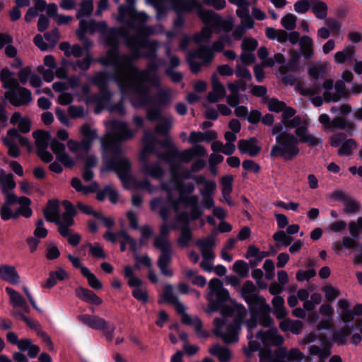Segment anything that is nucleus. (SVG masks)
<instances>
[{
	"mask_svg": "<svg viewBox=\"0 0 362 362\" xmlns=\"http://www.w3.org/2000/svg\"><path fill=\"white\" fill-rule=\"evenodd\" d=\"M113 78L122 91L131 90L141 96L140 98L132 101V105L135 107H143L152 102L148 88L144 84V82H148L155 87H158L160 84V78L157 74H153L146 68L140 70L134 65L132 60L125 74L121 71L117 72Z\"/></svg>",
	"mask_w": 362,
	"mask_h": 362,
	"instance_id": "obj_1",
	"label": "nucleus"
},
{
	"mask_svg": "<svg viewBox=\"0 0 362 362\" xmlns=\"http://www.w3.org/2000/svg\"><path fill=\"white\" fill-rule=\"evenodd\" d=\"M240 295L248 306L250 317L246 322L249 330L258 323L264 327H271L274 321L270 316L272 308L264 297L257 293V288L250 280L246 281L240 288Z\"/></svg>",
	"mask_w": 362,
	"mask_h": 362,
	"instance_id": "obj_2",
	"label": "nucleus"
},
{
	"mask_svg": "<svg viewBox=\"0 0 362 362\" xmlns=\"http://www.w3.org/2000/svg\"><path fill=\"white\" fill-rule=\"evenodd\" d=\"M169 233V226L167 222H164L160 227V235L154 238L153 246L155 248L160 250V254L157 260V265L160 271V274L170 278L173 276V271L169 268L173 255L172 244L168 239Z\"/></svg>",
	"mask_w": 362,
	"mask_h": 362,
	"instance_id": "obj_3",
	"label": "nucleus"
},
{
	"mask_svg": "<svg viewBox=\"0 0 362 362\" xmlns=\"http://www.w3.org/2000/svg\"><path fill=\"white\" fill-rule=\"evenodd\" d=\"M298 144L299 141L296 134L284 132L276 136V144L272 146L270 157L291 161L300 153Z\"/></svg>",
	"mask_w": 362,
	"mask_h": 362,
	"instance_id": "obj_4",
	"label": "nucleus"
},
{
	"mask_svg": "<svg viewBox=\"0 0 362 362\" xmlns=\"http://www.w3.org/2000/svg\"><path fill=\"white\" fill-rule=\"evenodd\" d=\"M111 127L114 132L102 139V146L103 148H114L118 153L122 148L121 142L132 139L135 133L126 122L113 121Z\"/></svg>",
	"mask_w": 362,
	"mask_h": 362,
	"instance_id": "obj_5",
	"label": "nucleus"
},
{
	"mask_svg": "<svg viewBox=\"0 0 362 362\" xmlns=\"http://www.w3.org/2000/svg\"><path fill=\"white\" fill-rule=\"evenodd\" d=\"M176 189L180 196V199L183 201L185 207H190V217L192 220H197L202 214L203 211L199 206V198L197 195H191L195 189L194 185L192 182L184 183L182 181L176 182Z\"/></svg>",
	"mask_w": 362,
	"mask_h": 362,
	"instance_id": "obj_6",
	"label": "nucleus"
},
{
	"mask_svg": "<svg viewBox=\"0 0 362 362\" xmlns=\"http://www.w3.org/2000/svg\"><path fill=\"white\" fill-rule=\"evenodd\" d=\"M104 150L109 153L107 160V170L115 171L122 182L128 179L131 172V163L129 159L122 157V148L118 153L114 148Z\"/></svg>",
	"mask_w": 362,
	"mask_h": 362,
	"instance_id": "obj_7",
	"label": "nucleus"
},
{
	"mask_svg": "<svg viewBox=\"0 0 362 362\" xmlns=\"http://www.w3.org/2000/svg\"><path fill=\"white\" fill-rule=\"evenodd\" d=\"M214 334L221 338L226 344L238 342L241 327L232 322L227 323L224 318L216 317L214 320Z\"/></svg>",
	"mask_w": 362,
	"mask_h": 362,
	"instance_id": "obj_8",
	"label": "nucleus"
},
{
	"mask_svg": "<svg viewBox=\"0 0 362 362\" xmlns=\"http://www.w3.org/2000/svg\"><path fill=\"white\" fill-rule=\"evenodd\" d=\"M78 320L93 329L102 331L107 341L113 340L116 329L114 323H110L98 315L88 314L79 315Z\"/></svg>",
	"mask_w": 362,
	"mask_h": 362,
	"instance_id": "obj_9",
	"label": "nucleus"
},
{
	"mask_svg": "<svg viewBox=\"0 0 362 362\" xmlns=\"http://www.w3.org/2000/svg\"><path fill=\"white\" fill-rule=\"evenodd\" d=\"M133 57L129 54H122L119 53L118 47H112L107 51L106 55L98 57L96 61L103 66H112L117 69V72H122L124 74L131 64Z\"/></svg>",
	"mask_w": 362,
	"mask_h": 362,
	"instance_id": "obj_10",
	"label": "nucleus"
},
{
	"mask_svg": "<svg viewBox=\"0 0 362 362\" xmlns=\"http://www.w3.org/2000/svg\"><path fill=\"white\" fill-rule=\"evenodd\" d=\"M320 340V344H311L308 348V354L310 356H320L322 355H331V345L325 336L317 335L313 332H310L301 339L298 344L301 346L315 343Z\"/></svg>",
	"mask_w": 362,
	"mask_h": 362,
	"instance_id": "obj_11",
	"label": "nucleus"
},
{
	"mask_svg": "<svg viewBox=\"0 0 362 362\" xmlns=\"http://www.w3.org/2000/svg\"><path fill=\"white\" fill-rule=\"evenodd\" d=\"M214 58L213 50L208 46L201 45L196 50L190 51L187 57V62L192 74H198L202 65L209 64Z\"/></svg>",
	"mask_w": 362,
	"mask_h": 362,
	"instance_id": "obj_12",
	"label": "nucleus"
},
{
	"mask_svg": "<svg viewBox=\"0 0 362 362\" xmlns=\"http://www.w3.org/2000/svg\"><path fill=\"white\" fill-rule=\"evenodd\" d=\"M138 30L139 34L131 35L125 42L127 47L132 51V54L129 55L133 57L132 61L141 58L140 49L144 48L148 40L146 37H142L141 35H144L147 37L154 33V30L151 26H142Z\"/></svg>",
	"mask_w": 362,
	"mask_h": 362,
	"instance_id": "obj_13",
	"label": "nucleus"
},
{
	"mask_svg": "<svg viewBox=\"0 0 362 362\" xmlns=\"http://www.w3.org/2000/svg\"><path fill=\"white\" fill-rule=\"evenodd\" d=\"M124 276L128 279V286L130 288H134L132 292V296L143 304L146 303L148 301L147 289L143 287V281L134 275V270L131 266H124Z\"/></svg>",
	"mask_w": 362,
	"mask_h": 362,
	"instance_id": "obj_14",
	"label": "nucleus"
},
{
	"mask_svg": "<svg viewBox=\"0 0 362 362\" xmlns=\"http://www.w3.org/2000/svg\"><path fill=\"white\" fill-rule=\"evenodd\" d=\"M115 3L119 4V0H114ZM136 0H126L127 4H121L118 7L119 16L121 18L128 17L131 21L128 25L134 28V23L138 22L144 24L148 19V16L144 12H137L134 8Z\"/></svg>",
	"mask_w": 362,
	"mask_h": 362,
	"instance_id": "obj_15",
	"label": "nucleus"
},
{
	"mask_svg": "<svg viewBox=\"0 0 362 362\" xmlns=\"http://www.w3.org/2000/svg\"><path fill=\"white\" fill-rule=\"evenodd\" d=\"M63 206L65 211L59 217L55 224L58 226V231L62 237H66L69 235V228L74 223V217L76 215V211L74 205L69 201H64Z\"/></svg>",
	"mask_w": 362,
	"mask_h": 362,
	"instance_id": "obj_16",
	"label": "nucleus"
},
{
	"mask_svg": "<svg viewBox=\"0 0 362 362\" xmlns=\"http://www.w3.org/2000/svg\"><path fill=\"white\" fill-rule=\"evenodd\" d=\"M6 97L14 107L26 106L33 100L31 90L20 85L11 90H8Z\"/></svg>",
	"mask_w": 362,
	"mask_h": 362,
	"instance_id": "obj_17",
	"label": "nucleus"
},
{
	"mask_svg": "<svg viewBox=\"0 0 362 362\" xmlns=\"http://www.w3.org/2000/svg\"><path fill=\"white\" fill-rule=\"evenodd\" d=\"M221 313L223 317H233V322L242 327L246 323L247 310L241 303L234 302L232 305H226L221 308Z\"/></svg>",
	"mask_w": 362,
	"mask_h": 362,
	"instance_id": "obj_18",
	"label": "nucleus"
},
{
	"mask_svg": "<svg viewBox=\"0 0 362 362\" xmlns=\"http://www.w3.org/2000/svg\"><path fill=\"white\" fill-rule=\"evenodd\" d=\"M164 300L175 305L176 312L182 315V322L185 325L190 324L193 317L185 312V306L178 300V298L173 293V288L170 284L165 285L163 288Z\"/></svg>",
	"mask_w": 362,
	"mask_h": 362,
	"instance_id": "obj_19",
	"label": "nucleus"
},
{
	"mask_svg": "<svg viewBox=\"0 0 362 362\" xmlns=\"http://www.w3.org/2000/svg\"><path fill=\"white\" fill-rule=\"evenodd\" d=\"M109 79L108 74L103 71L95 73L91 78L93 84L98 88L100 93V95L97 99L98 103H107L111 100L112 94L108 90Z\"/></svg>",
	"mask_w": 362,
	"mask_h": 362,
	"instance_id": "obj_20",
	"label": "nucleus"
},
{
	"mask_svg": "<svg viewBox=\"0 0 362 362\" xmlns=\"http://www.w3.org/2000/svg\"><path fill=\"white\" fill-rule=\"evenodd\" d=\"M257 143L258 140L255 137L240 139L238 142V148L241 154H248L250 156L255 157L262 149V147L257 144Z\"/></svg>",
	"mask_w": 362,
	"mask_h": 362,
	"instance_id": "obj_21",
	"label": "nucleus"
},
{
	"mask_svg": "<svg viewBox=\"0 0 362 362\" xmlns=\"http://www.w3.org/2000/svg\"><path fill=\"white\" fill-rule=\"evenodd\" d=\"M256 337L267 346H281L284 341V337L277 334L276 329L268 331H259L256 334Z\"/></svg>",
	"mask_w": 362,
	"mask_h": 362,
	"instance_id": "obj_22",
	"label": "nucleus"
},
{
	"mask_svg": "<svg viewBox=\"0 0 362 362\" xmlns=\"http://www.w3.org/2000/svg\"><path fill=\"white\" fill-rule=\"evenodd\" d=\"M212 90L208 93L207 100L209 103H215L226 96V89L220 82L216 74L211 76Z\"/></svg>",
	"mask_w": 362,
	"mask_h": 362,
	"instance_id": "obj_23",
	"label": "nucleus"
},
{
	"mask_svg": "<svg viewBox=\"0 0 362 362\" xmlns=\"http://www.w3.org/2000/svg\"><path fill=\"white\" fill-rule=\"evenodd\" d=\"M278 351L281 355H284V360L287 362H301L303 359L310 361V358L305 356L304 354L297 348H292L287 351L286 347H279L273 351V356L276 357Z\"/></svg>",
	"mask_w": 362,
	"mask_h": 362,
	"instance_id": "obj_24",
	"label": "nucleus"
},
{
	"mask_svg": "<svg viewBox=\"0 0 362 362\" xmlns=\"http://www.w3.org/2000/svg\"><path fill=\"white\" fill-rule=\"evenodd\" d=\"M176 13H187L197 10L202 4L199 0H167Z\"/></svg>",
	"mask_w": 362,
	"mask_h": 362,
	"instance_id": "obj_25",
	"label": "nucleus"
},
{
	"mask_svg": "<svg viewBox=\"0 0 362 362\" xmlns=\"http://www.w3.org/2000/svg\"><path fill=\"white\" fill-rule=\"evenodd\" d=\"M103 238L112 243H115L117 242V238H122L128 241V244L129 245L130 250L136 253L137 252V241L136 239L132 238L128 233L125 230H121L117 233H112L110 230H107L104 235Z\"/></svg>",
	"mask_w": 362,
	"mask_h": 362,
	"instance_id": "obj_26",
	"label": "nucleus"
},
{
	"mask_svg": "<svg viewBox=\"0 0 362 362\" xmlns=\"http://www.w3.org/2000/svg\"><path fill=\"white\" fill-rule=\"evenodd\" d=\"M335 93L331 91L325 90L323 93L324 100L326 103L338 102L343 98H346L349 95L346 90V86L342 80H338L334 84Z\"/></svg>",
	"mask_w": 362,
	"mask_h": 362,
	"instance_id": "obj_27",
	"label": "nucleus"
},
{
	"mask_svg": "<svg viewBox=\"0 0 362 362\" xmlns=\"http://www.w3.org/2000/svg\"><path fill=\"white\" fill-rule=\"evenodd\" d=\"M295 134L300 143L306 144L310 147H315L322 144V139L308 133L306 126H301L295 130Z\"/></svg>",
	"mask_w": 362,
	"mask_h": 362,
	"instance_id": "obj_28",
	"label": "nucleus"
},
{
	"mask_svg": "<svg viewBox=\"0 0 362 362\" xmlns=\"http://www.w3.org/2000/svg\"><path fill=\"white\" fill-rule=\"evenodd\" d=\"M0 279L13 285L18 284L21 281L17 270L13 266L9 264L0 265Z\"/></svg>",
	"mask_w": 362,
	"mask_h": 362,
	"instance_id": "obj_29",
	"label": "nucleus"
},
{
	"mask_svg": "<svg viewBox=\"0 0 362 362\" xmlns=\"http://www.w3.org/2000/svg\"><path fill=\"white\" fill-rule=\"evenodd\" d=\"M214 296L216 298H213V296H208L207 299L209 301V307L211 312L221 310V308L223 306V304L226 303L229 298V292L226 288H223L218 291Z\"/></svg>",
	"mask_w": 362,
	"mask_h": 362,
	"instance_id": "obj_30",
	"label": "nucleus"
},
{
	"mask_svg": "<svg viewBox=\"0 0 362 362\" xmlns=\"http://www.w3.org/2000/svg\"><path fill=\"white\" fill-rule=\"evenodd\" d=\"M197 246L199 247L204 259L213 260L215 258V254L213 247L215 246V242L212 237H207L204 239L198 240Z\"/></svg>",
	"mask_w": 362,
	"mask_h": 362,
	"instance_id": "obj_31",
	"label": "nucleus"
},
{
	"mask_svg": "<svg viewBox=\"0 0 362 362\" xmlns=\"http://www.w3.org/2000/svg\"><path fill=\"white\" fill-rule=\"evenodd\" d=\"M76 296L86 303L99 305L102 304V299L98 296L93 291L83 288L78 287L75 290Z\"/></svg>",
	"mask_w": 362,
	"mask_h": 362,
	"instance_id": "obj_32",
	"label": "nucleus"
},
{
	"mask_svg": "<svg viewBox=\"0 0 362 362\" xmlns=\"http://www.w3.org/2000/svg\"><path fill=\"white\" fill-rule=\"evenodd\" d=\"M69 278L67 272L62 267H59L54 272L49 273L48 278L43 282H41V286L43 288L50 289L57 284V280L63 281Z\"/></svg>",
	"mask_w": 362,
	"mask_h": 362,
	"instance_id": "obj_33",
	"label": "nucleus"
},
{
	"mask_svg": "<svg viewBox=\"0 0 362 362\" xmlns=\"http://www.w3.org/2000/svg\"><path fill=\"white\" fill-rule=\"evenodd\" d=\"M45 220L54 223L59 217V202L57 199H50L47 202L46 208L43 210Z\"/></svg>",
	"mask_w": 362,
	"mask_h": 362,
	"instance_id": "obj_34",
	"label": "nucleus"
},
{
	"mask_svg": "<svg viewBox=\"0 0 362 362\" xmlns=\"http://www.w3.org/2000/svg\"><path fill=\"white\" fill-rule=\"evenodd\" d=\"M269 252L260 251L255 245H249L245 257L247 259L253 257L254 259L250 260V264L252 267H257L264 257L269 256Z\"/></svg>",
	"mask_w": 362,
	"mask_h": 362,
	"instance_id": "obj_35",
	"label": "nucleus"
},
{
	"mask_svg": "<svg viewBox=\"0 0 362 362\" xmlns=\"http://www.w3.org/2000/svg\"><path fill=\"white\" fill-rule=\"evenodd\" d=\"M14 73L7 67L2 69L0 71V81L4 89L11 90L19 85L18 81L13 77Z\"/></svg>",
	"mask_w": 362,
	"mask_h": 362,
	"instance_id": "obj_36",
	"label": "nucleus"
},
{
	"mask_svg": "<svg viewBox=\"0 0 362 362\" xmlns=\"http://www.w3.org/2000/svg\"><path fill=\"white\" fill-rule=\"evenodd\" d=\"M197 13L204 24L206 25H211L214 28L215 27L220 16L212 10L204 9L202 4L197 10Z\"/></svg>",
	"mask_w": 362,
	"mask_h": 362,
	"instance_id": "obj_37",
	"label": "nucleus"
},
{
	"mask_svg": "<svg viewBox=\"0 0 362 362\" xmlns=\"http://www.w3.org/2000/svg\"><path fill=\"white\" fill-rule=\"evenodd\" d=\"M279 328L282 332L291 331L294 334H300L303 332V322L287 318L280 322Z\"/></svg>",
	"mask_w": 362,
	"mask_h": 362,
	"instance_id": "obj_38",
	"label": "nucleus"
},
{
	"mask_svg": "<svg viewBox=\"0 0 362 362\" xmlns=\"http://www.w3.org/2000/svg\"><path fill=\"white\" fill-rule=\"evenodd\" d=\"M156 156L158 159L165 160L171 165V173L175 174L174 163L179 160V151L175 146H172L171 149L165 152H157Z\"/></svg>",
	"mask_w": 362,
	"mask_h": 362,
	"instance_id": "obj_39",
	"label": "nucleus"
},
{
	"mask_svg": "<svg viewBox=\"0 0 362 362\" xmlns=\"http://www.w3.org/2000/svg\"><path fill=\"white\" fill-rule=\"evenodd\" d=\"M98 25L105 28H107V23L105 21L98 23L94 20H90L89 21L81 20L79 22V28L76 31L78 37L82 38L83 35H86V33L88 30L93 31L97 28Z\"/></svg>",
	"mask_w": 362,
	"mask_h": 362,
	"instance_id": "obj_40",
	"label": "nucleus"
},
{
	"mask_svg": "<svg viewBox=\"0 0 362 362\" xmlns=\"http://www.w3.org/2000/svg\"><path fill=\"white\" fill-rule=\"evenodd\" d=\"M35 139V146L39 149H47L50 141V133L45 130H36L33 132Z\"/></svg>",
	"mask_w": 362,
	"mask_h": 362,
	"instance_id": "obj_41",
	"label": "nucleus"
},
{
	"mask_svg": "<svg viewBox=\"0 0 362 362\" xmlns=\"http://www.w3.org/2000/svg\"><path fill=\"white\" fill-rule=\"evenodd\" d=\"M354 329V325H346L343 328H340L332 334V340L337 345L346 344L347 337L351 334Z\"/></svg>",
	"mask_w": 362,
	"mask_h": 362,
	"instance_id": "obj_42",
	"label": "nucleus"
},
{
	"mask_svg": "<svg viewBox=\"0 0 362 362\" xmlns=\"http://www.w3.org/2000/svg\"><path fill=\"white\" fill-rule=\"evenodd\" d=\"M310 9L318 19L324 20L327 16L328 6L325 1L311 0Z\"/></svg>",
	"mask_w": 362,
	"mask_h": 362,
	"instance_id": "obj_43",
	"label": "nucleus"
},
{
	"mask_svg": "<svg viewBox=\"0 0 362 362\" xmlns=\"http://www.w3.org/2000/svg\"><path fill=\"white\" fill-rule=\"evenodd\" d=\"M259 362H287L284 360V355L279 351L276 353V357L273 356V351L269 348L263 347L259 351Z\"/></svg>",
	"mask_w": 362,
	"mask_h": 362,
	"instance_id": "obj_44",
	"label": "nucleus"
},
{
	"mask_svg": "<svg viewBox=\"0 0 362 362\" xmlns=\"http://www.w3.org/2000/svg\"><path fill=\"white\" fill-rule=\"evenodd\" d=\"M210 354L216 356L220 362H228L231 358V353L228 348L215 344L209 349Z\"/></svg>",
	"mask_w": 362,
	"mask_h": 362,
	"instance_id": "obj_45",
	"label": "nucleus"
},
{
	"mask_svg": "<svg viewBox=\"0 0 362 362\" xmlns=\"http://www.w3.org/2000/svg\"><path fill=\"white\" fill-rule=\"evenodd\" d=\"M18 349L21 351H28V355L30 358H35L40 351L39 346L33 344L30 339L20 340Z\"/></svg>",
	"mask_w": 362,
	"mask_h": 362,
	"instance_id": "obj_46",
	"label": "nucleus"
},
{
	"mask_svg": "<svg viewBox=\"0 0 362 362\" xmlns=\"http://www.w3.org/2000/svg\"><path fill=\"white\" fill-rule=\"evenodd\" d=\"M300 50L303 57L306 59H310L313 57V41L309 36H303L300 40Z\"/></svg>",
	"mask_w": 362,
	"mask_h": 362,
	"instance_id": "obj_47",
	"label": "nucleus"
},
{
	"mask_svg": "<svg viewBox=\"0 0 362 362\" xmlns=\"http://www.w3.org/2000/svg\"><path fill=\"white\" fill-rule=\"evenodd\" d=\"M354 54V47L348 45L343 50L336 52L334 59L337 64H344L346 60H351Z\"/></svg>",
	"mask_w": 362,
	"mask_h": 362,
	"instance_id": "obj_48",
	"label": "nucleus"
},
{
	"mask_svg": "<svg viewBox=\"0 0 362 362\" xmlns=\"http://www.w3.org/2000/svg\"><path fill=\"white\" fill-rule=\"evenodd\" d=\"M142 172L154 178H161L164 175V170L159 163H144L142 166Z\"/></svg>",
	"mask_w": 362,
	"mask_h": 362,
	"instance_id": "obj_49",
	"label": "nucleus"
},
{
	"mask_svg": "<svg viewBox=\"0 0 362 362\" xmlns=\"http://www.w3.org/2000/svg\"><path fill=\"white\" fill-rule=\"evenodd\" d=\"M21 206L17 209L20 216L25 218H30L33 214V210L30 207L31 200L27 197H21L18 199V202Z\"/></svg>",
	"mask_w": 362,
	"mask_h": 362,
	"instance_id": "obj_50",
	"label": "nucleus"
},
{
	"mask_svg": "<svg viewBox=\"0 0 362 362\" xmlns=\"http://www.w3.org/2000/svg\"><path fill=\"white\" fill-rule=\"evenodd\" d=\"M354 124L349 122L344 117H335L332 120L331 128L340 129L346 130L349 134H352L354 130Z\"/></svg>",
	"mask_w": 362,
	"mask_h": 362,
	"instance_id": "obj_51",
	"label": "nucleus"
},
{
	"mask_svg": "<svg viewBox=\"0 0 362 362\" xmlns=\"http://www.w3.org/2000/svg\"><path fill=\"white\" fill-rule=\"evenodd\" d=\"M192 239V234L188 222L180 229V235L177 239V243L181 247H188Z\"/></svg>",
	"mask_w": 362,
	"mask_h": 362,
	"instance_id": "obj_52",
	"label": "nucleus"
},
{
	"mask_svg": "<svg viewBox=\"0 0 362 362\" xmlns=\"http://www.w3.org/2000/svg\"><path fill=\"white\" fill-rule=\"evenodd\" d=\"M144 48H145L146 51L141 53V58H146L148 59H157V51L158 49V42L157 41L148 40Z\"/></svg>",
	"mask_w": 362,
	"mask_h": 362,
	"instance_id": "obj_53",
	"label": "nucleus"
},
{
	"mask_svg": "<svg viewBox=\"0 0 362 362\" xmlns=\"http://www.w3.org/2000/svg\"><path fill=\"white\" fill-rule=\"evenodd\" d=\"M357 147V143L354 139H346L343 142L338 149V155L339 156H349L351 155L352 151Z\"/></svg>",
	"mask_w": 362,
	"mask_h": 362,
	"instance_id": "obj_54",
	"label": "nucleus"
},
{
	"mask_svg": "<svg viewBox=\"0 0 362 362\" xmlns=\"http://www.w3.org/2000/svg\"><path fill=\"white\" fill-rule=\"evenodd\" d=\"M299 69L298 56L295 54L286 64L281 65L279 71L281 74H286L288 72H296Z\"/></svg>",
	"mask_w": 362,
	"mask_h": 362,
	"instance_id": "obj_55",
	"label": "nucleus"
},
{
	"mask_svg": "<svg viewBox=\"0 0 362 362\" xmlns=\"http://www.w3.org/2000/svg\"><path fill=\"white\" fill-rule=\"evenodd\" d=\"M82 275L87 279L88 285L95 290H100L103 288V283L89 269H83Z\"/></svg>",
	"mask_w": 362,
	"mask_h": 362,
	"instance_id": "obj_56",
	"label": "nucleus"
},
{
	"mask_svg": "<svg viewBox=\"0 0 362 362\" xmlns=\"http://www.w3.org/2000/svg\"><path fill=\"white\" fill-rule=\"evenodd\" d=\"M93 11V0H83L79 10L77 11L76 18L81 19L85 17H88L91 15Z\"/></svg>",
	"mask_w": 362,
	"mask_h": 362,
	"instance_id": "obj_57",
	"label": "nucleus"
},
{
	"mask_svg": "<svg viewBox=\"0 0 362 362\" xmlns=\"http://www.w3.org/2000/svg\"><path fill=\"white\" fill-rule=\"evenodd\" d=\"M5 291L9 296L11 305L16 308L20 306L21 304L25 303V298L18 291L11 287H6Z\"/></svg>",
	"mask_w": 362,
	"mask_h": 362,
	"instance_id": "obj_58",
	"label": "nucleus"
},
{
	"mask_svg": "<svg viewBox=\"0 0 362 362\" xmlns=\"http://www.w3.org/2000/svg\"><path fill=\"white\" fill-rule=\"evenodd\" d=\"M212 36V30L210 28L205 26L201 31L193 36V40L195 43L208 42Z\"/></svg>",
	"mask_w": 362,
	"mask_h": 362,
	"instance_id": "obj_59",
	"label": "nucleus"
},
{
	"mask_svg": "<svg viewBox=\"0 0 362 362\" xmlns=\"http://www.w3.org/2000/svg\"><path fill=\"white\" fill-rule=\"evenodd\" d=\"M0 216L3 221H8L10 219H17L20 214L18 211L13 212L11 206L7 204H2L0 209Z\"/></svg>",
	"mask_w": 362,
	"mask_h": 362,
	"instance_id": "obj_60",
	"label": "nucleus"
},
{
	"mask_svg": "<svg viewBox=\"0 0 362 362\" xmlns=\"http://www.w3.org/2000/svg\"><path fill=\"white\" fill-rule=\"evenodd\" d=\"M158 143L155 136L150 132H145L143 137L144 149L148 152H155V146Z\"/></svg>",
	"mask_w": 362,
	"mask_h": 362,
	"instance_id": "obj_61",
	"label": "nucleus"
},
{
	"mask_svg": "<svg viewBox=\"0 0 362 362\" xmlns=\"http://www.w3.org/2000/svg\"><path fill=\"white\" fill-rule=\"evenodd\" d=\"M154 102L158 105H168L171 103V93L170 90L160 89L158 91L157 95Z\"/></svg>",
	"mask_w": 362,
	"mask_h": 362,
	"instance_id": "obj_62",
	"label": "nucleus"
},
{
	"mask_svg": "<svg viewBox=\"0 0 362 362\" xmlns=\"http://www.w3.org/2000/svg\"><path fill=\"white\" fill-rule=\"evenodd\" d=\"M191 322H192L190 324H187V325L192 326L199 338L206 339L209 337V332L202 329V322L199 317L196 316L193 317V320Z\"/></svg>",
	"mask_w": 362,
	"mask_h": 362,
	"instance_id": "obj_63",
	"label": "nucleus"
},
{
	"mask_svg": "<svg viewBox=\"0 0 362 362\" xmlns=\"http://www.w3.org/2000/svg\"><path fill=\"white\" fill-rule=\"evenodd\" d=\"M343 204L344 212L346 214H355L361 209L360 202L350 197Z\"/></svg>",
	"mask_w": 362,
	"mask_h": 362,
	"instance_id": "obj_64",
	"label": "nucleus"
}]
</instances>
